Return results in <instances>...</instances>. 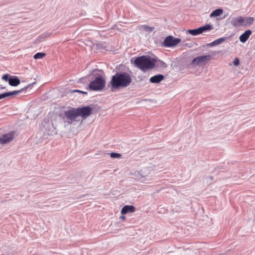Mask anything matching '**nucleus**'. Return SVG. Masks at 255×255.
I'll list each match as a JSON object with an SVG mask.
<instances>
[{"instance_id": "f257e3e1", "label": "nucleus", "mask_w": 255, "mask_h": 255, "mask_svg": "<svg viewBox=\"0 0 255 255\" xmlns=\"http://www.w3.org/2000/svg\"><path fill=\"white\" fill-rule=\"evenodd\" d=\"M92 111L93 109L89 106L77 108L70 107L68 110L61 113L59 117L63 127L66 128L72 124L74 122L77 121L76 119L79 116L81 117L83 119H86L92 114Z\"/></svg>"}, {"instance_id": "f03ea898", "label": "nucleus", "mask_w": 255, "mask_h": 255, "mask_svg": "<svg viewBox=\"0 0 255 255\" xmlns=\"http://www.w3.org/2000/svg\"><path fill=\"white\" fill-rule=\"evenodd\" d=\"M132 82L129 74L126 72H118L112 77L110 82L112 90L128 87Z\"/></svg>"}, {"instance_id": "7ed1b4c3", "label": "nucleus", "mask_w": 255, "mask_h": 255, "mask_svg": "<svg viewBox=\"0 0 255 255\" xmlns=\"http://www.w3.org/2000/svg\"><path fill=\"white\" fill-rule=\"evenodd\" d=\"M133 59L131 60V62H133L137 68L143 72L153 69L157 61L155 58H151L148 55L139 56L136 57L133 61Z\"/></svg>"}, {"instance_id": "20e7f679", "label": "nucleus", "mask_w": 255, "mask_h": 255, "mask_svg": "<svg viewBox=\"0 0 255 255\" xmlns=\"http://www.w3.org/2000/svg\"><path fill=\"white\" fill-rule=\"evenodd\" d=\"M106 81L103 76L98 74L95 79L91 81L88 85V88L92 91H101L105 86Z\"/></svg>"}, {"instance_id": "39448f33", "label": "nucleus", "mask_w": 255, "mask_h": 255, "mask_svg": "<svg viewBox=\"0 0 255 255\" xmlns=\"http://www.w3.org/2000/svg\"><path fill=\"white\" fill-rule=\"evenodd\" d=\"M181 41V39L178 38H175L173 36H167L162 43V45L165 47H174L178 44Z\"/></svg>"}, {"instance_id": "423d86ee", "label": "nucleus", "mask_w": 255, "mask_h": 255, "mask_svg": "<svg viewBox=\"0 0 255 255\" xmlns=\"http://www.w3.org/2000/svg\"><path fill=\"white\" fill-rule=\"evenodd\" d=\"M2 79L5 81H8L9 85L11 86L15 87L20 83V81L17 76H11L9 74H4Z\"/></svg>"}, {"instance_id": "0eeeda50", "label": "nucleus", "mask_w": 255, "mask_h": 255, "mask_svg": "<svg viewBox=\"0 0 255 255\" xmlns=\"http://www.w3.org/2000/svg\"><path fill=\"white\" fill-rule=\"evenodd\" d=\"M212 59V56L210 55L197 56L193 59L192 64L199 66L201 64L205 65Z\"/></svg>"}, {"instance_id": "6e6552de", "label": "nucleus", "mask_w": 255, "mask_h": 255, "mask_svg": "<svg viewBox=\"0 0 255 255\" xmlns=\"http://www.w3.org/2000/svg\"><path fill=\"white\" fill-rule=\"evenodd\" d=\"M149 174V170L147 168H144L139 171H136L134 175L136 179L141 182L144 180Z\"/></svg>"}, {"instance_id": "1a4fd4ad", "label": "nucleus", "mask_w": 255, "mask_h": 255, "mask_svg": "<svg viewBox=\"0 0 255 255\" xmlns=\"http://www.w3.org/2000/svg\"><path fill=\"white\" fill-rule=\"evenodd\" d=\"M35 83L36 82H33V83H32L31 84H30L28 86L24 87V88L21 89L19 90H16V91H10V92H7L4 93V97L5 98L8 97H10V96H13L17 95L19 94V93H21L22 92L26 91L29 87L33 86L34 84H35Z\"/></svg>"}, {"instance_id": "9d476101", "label": "nucleus", "mask_w": 255, "mask_h": 255, "mask_svg": "<svg viewBox=\"0 0 255 255\" xmlns=\"http://www.w3.org/2000/svg\"><path fill=\"white\" fill-rule=\"evenodd\" d=\"M244 17L238 16L231 18V23L234 27L244 26Z\"/></svg>"}, {"instance_id": "9b49d317", "label": "nucleus", "mask_w": 255, "mask_h": 255, "mask_svg": "<svg viewBox=\"0 0 255 255\" xmlns=\"http://www.w3.org/2000/svg\"><path fill=\"white\" fill-rule=\"evenodd\" d=\"M15 132L12 131L8 133L3 134L0 137V144H5L11 141L14 138Z\"/></svg>"}, {"instance_id": "f8f14e48", "label": "nucleus", "mask_w": 255, "mask_h": 255, "mask_svg": "<svg viewBox=\"0 0 255 255\" xmlns=\"http://www.w3.org/2000/svg\"><path fill=\"white\" fill-rule=\"evenodd\" d=\"M251 34L252 31L251 30L248 29L246 30L243 34H242L240 36V41L242 43H245L248 40Z\"/></svg>"}, {"instance_id": "ddd939ff", "label": "nucleus", "mask_w": 255, "mask_h": 255, "mask_svg": "<svg viewBox=\"0 0 255 255\" xmlns=\"http://www.w3.org/2000/svg\"><path fill=\"white\" fill-rule=\"evenodd\" d=\"M135 211V208L133 205H125L121 210L122 215L126 214L128 213H133Z\"/></svg>"}, {"instance_id": "4468645a", "label": "nucleus", "mask_w": 255, "mask_h": 255, "mask_svg": "<svg viewBox=\"0 0 255 255\" xmlns=\"http://www.w3.org/2000/svg\"><path fill=\"white\" fill-rule=\"evenodd\" d=\"M164 78V76L162 74H157L151 77L149 79V81L151 83H159Z\"/></svg>"}, {"instance_id": "2eb2a0df", "label": "nucleus", "mask_w": 255, "mask_h": 255, "mask_svg": "<svg viewBox=\"0 0 255 255\" xmlns=\"http://www.w3.org/2000/svg\"><path fill=\"white\" fill-rule=\"evenodd\" d=\"M198 28L201 34L203 33V32L210 31L213 29V26L210 24H207L204 26H200Z\"/></svg>"}, {"instance_id": "dca6fc26", "label": "nucleus", "mask_w": 255, "mask_h": 255, "mask_svg": "<svg viewBox=\"0 0 255 255\" xmlns=\"http://www.w3.org/2000/svg\"><path fill=\"white\" fill-rule=\"evenodd\" d=\"M254 19L253 17H244V26H249L253 23Z\"/></svg>"}, {"instance_id": "f3484780", "label": "nucleus", "mask_w": 255, "mask_h": 255, "mask_svg": "<svg viewBox=\"0 0 255 255\" xmlns=\"http://www.w3.org/2000/svg\"><path fill=\"white\" fill-rule=\"evenodd\" d=\"M223 12V10L221 8H218L212 11L210 14V17H217L220 16Z\"/></svg>"}, {"instance_id": "a211bd4d", "label": "nucleus", "mask_w": 255, "mask_h": 255, "mask_svg": "<svg viewBox=\"0 0 255 255\" xmlns=\"http://www.w3.org/2000/svg\"><path fill=\"white\" fill-rule=\"evenodd\" d=\"M187 32L193 36H196L201 34L199 28L193 29H189Z\"/></svg>"}, {"instance_id": "6ab92c4d", "label": "nucleus", "mask_w": 255, "mask_h": 255, "mask_svg": "<svg viewBox=\"0 0 255 255\" xmlns=\"http://www.w3.org/2000/svg\"><path fill=\"white\" fill-rule=\"evenodd\" d=\"M46 55V54L43 52H38L36 53L33 58L34 59H39L43 58Z\"/></svg>"}, {"instance_id": "aec40b11", "label": "nucleus", "mask_w": 255, "mask_h": 255, "mask_svg": "<svg viewBox=\"0 0 255 255\" xmlns=\"http://www.w3.org/2000/svg\"><path fill=\"white\" fill-rule=\"evenodd\" d=\"M227 38V37H221L217 39L214 41V44L215 45H219L224 42Z\"/></svg>"}, {"instance_id": "412c9836", "label": "nucleus", "mask_w": 255, "mask_h": 255, "mask_svg": "<svg viewBox=\"0 0 255 255\" xmlns=\"http://www.w3.org/2000/svg\"><path fill=\"white\" fill-rule=\"evenodd\" d=\"M141 27L142 28L143 30L148 32H151L154 29L153 27L148 26L146 25H143L141 26Z\"/></svg>"}, {"instance_id": "4be33fe9", "label": "nucleus", "mask_w": 255, "mask_h": 255, "mask_svg": "<svg viewBox=\"0 0 255 255\" xmlns=\"http://www.w3.org/2000/svg\"><path fill=\"white\" fill-rule=\"evenodd\" d=\"M110 156L112 158H119L121 157V154L116 152H111Z\"/></svg>"}, {"instance_id": "5701e85b", "label": "nucleus", "mask_w": 255, "mask_h": 255, "mask_svg": "<svg viewBox=\"0 0 255 255\" xmlns=\"http://www.w3.org/2000/svg\"><path fill=\"white\" fill-rule=\"evenodd\" d=\"M214 177L212 176H209L207 177L204 179V182L207 184H210L211 182L213 180Z\"/></svg>"}, {"instance_id": "b1692460", "label": "nucleus", "mask_w": 255, "mask_h": 255, "mask_svg": "<svg viewBox=\"0 0 255 255\" xmlns=\"http://www.w3.org/2000/svg\"><path fill=\"white\" fill-rule=\"evenodd\" d=\"M233 64L235 66H238L240 64V60L237 57L235 58L233 62Z\"/></svg>"}, {"instance_id": "393cba45", "label": "nucleus", "mask_w": 255, "mask_h": 255, "mask_svg": "<svg viewBox=\"0 0 255 255\" xmlns=\"http://www.w3.org/2000/svg\"><path fill=\"white\" fill-rule=\"evenodd\" d=\"M159 66L160 67H162V68H166L167 67V64L164 63V62L162 61H159Z\"/></svg>"}, {"instance_id": "a878e982", "label": "nucleus", "mask_w": 255, "mask_h": 255, "mask_svg": "<svg viewBox=\"0 0 255 255\" xmlns=\"http://www.w3.org/2000/svg\"><path fill=\"white\" fill-rule=\"evenodd\" d=\"M71 92L72 93L77 92V93H82V94H85V95H87L88 94V93L87 92H84V91H81L79 90H74L71 91Z\"/></svg>"}, {"instance_id": "bb28decb", "label": "nucleus", "mask_w": 255, "mask_h": 255, "mask_svg": "<svg viewBox=\"0 0 255 255\" xmlns=\"http://www.w3.org/2000/svg\"><path fill=\"white\" fill-rule=\"evenodd\" d=\"M208 46H210V47H212V46H215V44H214V41L211 42V43H208L207 44V45Z\"/></svg>"}, {"instance_id": "cd10ccee", "label": "nucleus", "mask_w": 255, "mask_h": 255, "mask_svg": "<svg viewBox=\"0 0 255 255\" xmlns=\"http://www.w3.org/2000/svg\"><path fill=\"white\" fill-rule=\"evenodd\" d=\"M5 98L4 93L0 94V100Z\"/></svg>"}, {"instance_id": "c85d7f7f", "label": "nucleus", "mask_w": 255, "mask_h": 255, "mask_svg": "<svg viewBox=\"0 0 255 255\" xmlns=\"http://www.w3.org/2000/svg\"><path fill=\"white\" fill-rule=\"evenodd\" d=\"M46 35H44V34H42L41 35L39 36V38H42V39H44Z\"/></svg>"}, {"instance_id": "c756f323", "label": "nucleus", "mask_w": 255, "mask_h": 255, "mask_svg": "<svg viewBox=\"0 0 255 255\" xmlns=\"http://www.w3.org/2000/svg\"><path fill=\"white\" fill-rule=\"evenodd\" d=\"M120 218H121V219H122L123 220H125V219H126V217H125V216H121L120 217Z\"/></svg>"}, {"instance_id": "7c9ffc66", "label": "nucleus", "mask_w": 255, "mask_h": 255, "mask_svg": "<svg viewBox=\"0 0 255 255\" xmlns=\"http://www.w3.org/2000/svg\"><path fill=\"white\" fill-rule=\"evenodd\" d=\"M6 89V88H5V87H3V86H2V85H0V89H2V90H3V89Z\"/></svg>"}, {"instance_id": "2f4dec72", "label": "nucleus", "mask_w": 255, "mask_h": 255, "mask_svg": "<svg viewBox=\"0 0 255 255\" xmlns=\"http://www.w3.org/2000/svg\"><path fill=\"white\" fill-rule=\"evenodd\" d=\"M83 78L80 79L79 80L78 82H79V83H81V81H82V80H83Z\"/></svg>"}]
</instances>
